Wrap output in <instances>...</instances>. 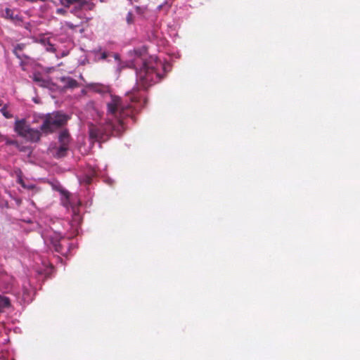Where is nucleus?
I'll return each instance as SVG.
<instances>
[{"label":"nucleus","instance_id":"nucleus-1","mask_svg":"<svg viewBox=\"0 0 360 360\" xmlns=\"http://www.w3.org/2000/svg\"><path fill=\"white\" fill-rule=\"evenodd\" d=\"M89 89L94 91L105 94V100L107 105V121L105 126L101 124L89 127V135L91 139L97 140L103 139L104 135H108L110 132L116 134H120L124 130L123 118L129 114L127 112L129 105L124 104L120 98L112 95L108 92L107 86L98 84L89 85Z\"/></svg>","mask_w":360,"mask_h":360},{"label":"nucleus","instance_id":"nucleus-2","mask_svg":"<svg viewBox=\"0 0 360 360\" xmlns=\"http://www.w3.org/2000/svg\"><path fill=\"white\" fill-rule=\"evenodd\" d=\"M166 70V67L156 56L150 57L149 60L143 63V67L136 70L137 84L143 89H147L161 79L162 75L159 69Z\"/></svg>","mask_w":360,"mask_h":360},{"label":"nucleus","instance_id":"nucleus-3","mask_svg":"<svg viewBox=\"0 0 360 360\" xmlns=\"http://www.w3.org/2000/svg\"><path fill=\"white\" fill-rule=\"evenodd\" d=\"M68 120V115L61 112L48 114L41 126V130L44 133L51 132L55 129L63 125Z\"/></svg>","mask_w":360,"mask_h":360},{"label":"nucleus","instance_id":"nucleus-4","mask_svg":"<svg viewBox=\"0 0 360 360\" xmlns=\"http://www.w3.org/2000/svg\"><path fill=\"white\" fill-rule=\"evenodd\" d=\"M14 130L19 136L31 142H37L41 137L40 131L30 127L25 120H16Z\"/></svg>","mask_w":360,"mask_h":360},{"label":"nucleus","instance_id":"nucleus-5","mask_svg":"<svg viewBox=\"0 0 360 360\" xmlns=\"http://www.w3.org/2000/svg\"><path fill=\"white\" fill-rule=\"evenodd\" d=\"M60 4L65 6L69 7L71 4H76L75 8L72 11L75 14L77 13V10H92L94 4L91 2V0H61Z\"/></svg>","mask_w":360,"mask_h":360},{"label":"nucleus","instance_id":"nucleus-6","mask_svg":"<svg viewBox=\"0 0 360 360\" xmlns=\"http://www.w3.org/2000/svg\"><path fill=\"white\" fill-rule=\"evenodd\" d=\"M2 16L6 19L10 20L14 23H18L22 21V19L18 13H17V11L8 8H6L5 13L2 15Z\"/></svg>","mask_w":360,"mask_h":360},{"label":"nucleus","instance_id":"nucleus-7","mask_svg":"<svg viewBox=\"0 0 360 360\" xmlns=\"http://www.w3.org/2000/svg\"><path fill=\"white\" fill-rule=\"evenodd\" d=\"M58 140L60 144L68 146V144L70 143L69 133L65 130L62 131L59 134Z\"/></svg>","mask_w":360,"mask_h":360},{"label":"nucleus","instance_id":"nucleus-8","mask_svg":"<svg viewBox=\"0 0 360 360\" xmlns=\"http://www.w3.org/2000/svg\"><path fill=\"white\" fill-rule=\"evenodd\" d=\"M60 81L63 84V86L66 88H73L77 86L76 80L70 77H61Z\"/></svg>","mask_w":360,"mask_h":360},{"label":"nucleus","instance_id":"nucleus-9","mask_svg":"<svg viewBox=\"0 0 360 360\" xmlns=\"http://www.w3.org/2000/svg\"><path fill=\"white\" fill-rule=\"evenodd\" d=\"M10 307V300L4 295H0V313Z\"/></svg>","mask_w":360,"mask_h":360},{"label":"nucleus","instance_id":"nucleus-10","mask_svg":"<svg viewBox=\"0 0 360 360\" xmlns=\"http://www.w3.org/2000/svg\"><path fill=\"white\" fill-rule=\"evenodd\" d=\"M136 13L141 18H148V11L146 7H140L136 6Z\"/></svg>","mask_w":360,"mask_h":360},{"label":"nucleus","instance_id":"nucleus-11","mask_svg":"<svg viewBox=\"0 0 360 360\" xmlns=\"http://www.w3.org/2000/svg\"><path fill=\"white\" fill-rule=\"evenodd\" d=\"M68 150V146L60 144V146L57 148L55 155L57 158L63 157V156H65Z\"/></svg>","mask_w":360,"mask_h":360},{"label":"nucleus","instance_id":"nucleus-12","mask_svg":"<svg viewBox=\"0 0 360 360\" xmlns=\"http://www.w3.org/2000/svg\"><path fill=\"white\" fill-rule=\"evenodd\" d=\"M0 111L1 112L2 115L7 119L11 118L13 117L12 114L8 110V107L6 105H3Z\"/></svg>","mask_w":360,"mask_h":360},{"label":"nucleus","instance_id":"nucleus-13","mask_svg":"<svg viewBox=\"0 0 360 360\" xmlns=\"http://www.w3.org/2000/svg\"><path fill=\"white\" fill-rule=\"evenodd\" d=\"M63 197L65 198V200H63V203L65 207H68L69 205H71L72 203L70 200V194L68 192H63L62 193Z\"/></svg>","mask_w":360,"mask_h":360},{"label":"nucleus","instance_id":"nucleus-14","mask_svg":"<svg viewBox=\"0 0 360 360\" xmlns=\"http://www.w3.org/2000/svg\"><path fill=\"white\" fill-rule=\"evenodd\" d=\"M0 138H1V141H5L6 143L9 145H13V144L17 143L15 141L11 140L8 138H7L6 136H4L3 135H0Z\"/></svg>","mask_w":360,"mask_h":360},{"label":"nucleus","instance_id":"nucleus-15","mask_svg":"<svg viewBox=\"0 0 360 360\" xmlns=\"http://www.w3.org/2000/svg\"><path fill=\"white\" fill-rule=\"evenodd\" d=\"M127 22L128 24H131L134 22V16L133 14L131 12H129L127 13V18H126Z\"/></svg>","mask_w":360,"mask_h":360},{"label":"nucleus","instance_id":"nucleus-16","mask_svg":"<svg viewBox=\"0 0 360 360\" xmlns=\"http://www.w3.org/2000/svg\"><path fill=\"white\" fill-rule=\"evenodd\" d=\"M165 7H166V8L168 9L170 7V6L167 2H165V4L158 6V10L160 11V9Z\"/></svg>","mask_w":360,"mask_h":360},{"label":"nucleus","instance_id":"nucleus-17","mask_svg":"<svg viewBox=\"0 0 360 360\" xmlns=\"http://www.w3.org/2000/svg\"><path fill=\"white\" fill-rule=\"evenodd\" d=\"M56 13L60 14V15H64L65 13H66V10H65L63 8H58L56 10Z\"/></svg>","mask_w":360,"mask_h":360},{"label":"nucleus","instance_id":"nucleus-18","mask_svg":"<svg viewBox=\"0 0 360 360\" xmlns=\"http://www.w3.org/2000/svg\"><path fill=\"white\" fill-rule=\"evenodd\" d=\"M18 181L19 184L22 185V187L26 188V186L25 185L22 179L20 177L18 178Z\"/></svg>","mask_w":360,"mask_h":360},{"label":"nucleus","instance_id":"nucleus-19","mask_svg":"<svg viewBox=\"0 0 360 360\" xmlns=\"http://www.w3.org/2000/svg\"><path fill=\"white\" fill-rule=\"evenodd\" d=\"M108 56V54L106 52H103L101 54V59H105Z\"/></svg>","mask_w":360,"mask_h":360},{"label":"nucleus","instance_id":"nucleus-20","mask_svg":"<svg viewBox=\"0 0 360 360\" xmlns=\"http://www.w3.org/2000/svg\"><path fill=\"white\" fill-rule=\"evenodd\" d=\"M34 81L38 82H41V79L38 75H34Z\"/></svg>","mask_w":360,"mask_h":360},{"label":"nucleus","instance_id":"nucleus-21","mask_svg":"<svg viewBox=\"0 0 360 360\" xmlns=\"http://www.w3.org/2000/svg\"><path fill=\"white\" fill-rule=\"evenodd\" d=\"M67 25H68L69 27H70V28H73V27H74V26H73L71 23H70V22H68V23H67Z\"/></svg>","mask_w":360,"mask_h":360},{"label":"nucleus","instance_id":"nucleus-22","mask_svg":"<svg viewBox=\"0 0 360 360\" xmlns=\"http://www.w3.org/2000/svg\"><path fill=\"white\" fill-rule=\"evenodd\" d=\"M134 52H135L136 55H137L138 56H141V53L140 52H138L137 51H135Z\"/></svg>","mask_w":360,"mask_h":360},{"label":"nucleus","instance_id":"nucleus-23","mask_svg":"<svg viewBox=\"0 0 360 360\" xmlns=\"http://www.w3.org/2000/svg\"><path fill=\"white\" fill-rule=\"evenodd\" d=\"M115 60H119V56L117 54L115 55Z\"/></svg>","mask_w":360,"mask_h":360},{"label":"nucleus","instance_id":"nucleus-24","mask_svg":"<svg viewBox=\"0 0 360 360\" xmlns=\"http://www.w3.org/2000/svg\"><path fill=\"white\" fill-rule=\"evenodd\" d=\"M49 50L53 51V48L52 46H51V48Z\"/></svg>","mask_w":360,"mask_h":360},{"label":"nucleus","instance_id":"nucleus-25","mask_svg":"<svg viewBox=\"0 0 360 360\" xmlns=\"http://www.w3.org/2000/svg\"><path fill=\"white\" fill-rule=\"evenodd\" d=\"M3 105V103L2 102L0 101V106H2Z\"/></svg>","mask_w":360,"mask_h":360}]
</instances>
